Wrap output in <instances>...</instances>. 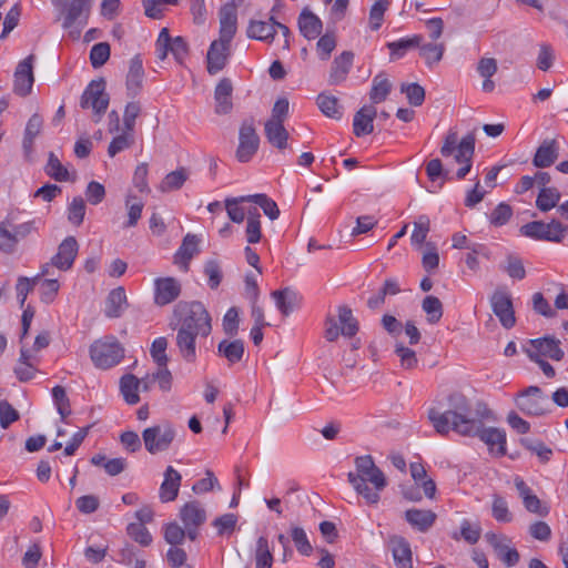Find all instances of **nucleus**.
I'll use <instances>...</instances> for the list:
<instances>
[{"label":"nucleus","instance_id":"f3484780","mask_svg":"<svg viewBox=\"0 0 568 568\" xmlns=\"http://www.w3.org/2000/svg\"><path fill=\"white\" fill-rule=\"evenodd\" d=\"M33 59L34 55L30 54L18 63L14 71L13 91L21 97H26L31 92L34 82L32 71Z\"/></svg>","mask_w":568,"mask_h":568},{"label":"nucleus","instance_id":"6e6d98bb","mask_svg":"<svg viewBox=\"0 0 568 568\" xmlns=\"http://www.w3.org/2000/svg\"><path fill=\"white\" fill-rule=\"evenodd\" d=\"M491 515L498 523L513 520V514L509 511L506 499L499 495L493 496Z\"/></svg>","mask_w":568,"mask_h":568},{"label":"nucleus","instance_id":"f03ea898","mask_svg":"<svg viewBox=\"0 0 568 568\" xmlns=\"http://www.w3.org/2000/svg\"><path fill=\"white\" fill-rule=\"evenodd\" d=\"M355 470L347 474L348 483L367 504L379 501V493L387 486L384 473L375 465L371 455L357 456L354 460Z\"/></svg>","mask_w":568,"mask_h":568},{"label":"nucleus","instance_id":"338daca9","mask_svg":"<svg viewBox=\"0 0 568 568\" xmlns=\"http://www.w3.org/2000/svg\"><path fill=\"white\" fill-rule=\"evenodd\" d=\"M128 535L141 546H149L152 542V536L148 528L142 524L131 523L126 528Z\"/></svg>","mask_w":568,"mask_h":568},{"label":"nucleus","instance_id":"4c0bfd02","mask_svg":"<svg viewBox=\"0 0 568 568\" xmlns=\"http://www.w3.org/2000/svg\"><path fill=\"white\" fill-rule=\"evenodd\" d=\"M190 176L189 169L181 166L168 173L159 185V190L163 193L180 190Z\"/></svg>","mask_w":568,"mask_h":568},{"label":"nucleus","instance_id":"7ed1b4c3","mask_svg":"<svg viewBox=\"0 0 568 568\" xmlns=\"http://www.w3.org/2000/svg\"><path fill=\"white\" fill-rule=\"evenodd\" d=\"M173 315L178 323L185 324V328L190 325L197 326L203 338H206L212 332V318L203 303L199 301L179 302L173 310Z\"/></svg>","mask_w":568,"mask_h":568},{"label":"nucleus","instance_id":"9d476101","mask_svg":"<svg viewBox=\"0 0 568 568\" xmlns=\"http://www.w3.org/2000/svg\"><path fill=\"white\" fill-rule=\"evenodd\" d=\"M258 146L260 136L256 133L254 120H244L239 131V145L235 152L236 160L241 163L251 161Z\"/></svg>","mask_w":568,"mask_h":568},{"label":"nucleus","instance_id":"49530a36","mask_svg":"<svg viewBox=\"0 0 568 568\" xmlns=\"http://www.w3.org/2000/svg\"><path fill=\"white\" fill-rule=\"evenodd\" d=\"M475 142L476 139L474 132L466 134L458 143L455 153V161L460 164H466V162L471 161L475 152Z\"/></svg>","mask_w":568,"mask_h":568},{"label":"nucleus","instance_id":"cd10ccee","mask_svg":"<svg viewBox=\"0 0 568 568\" xmlns=\"http://www.w3.org/2000/svg\"><path fill=\"white\" fill-rule=\"evenodd\" d=\"M436 514L429 509H407L405 511L406 521L418 531L425 532L433 527L436 520Z\"/></svg>","mask_w":568,"mask_h":568},{"label":"nucleus","instance_id":"680f3d73","mask_svg":"<svg viewBox=\"0 0 568 568\" xmlns=\"http://www.w3.org/2000/svg\"><path fill=\"white\" fill-rule=\"evenodd\" d=\"M400 92L406 94L409 104L419 106L425 100V90L417 83H403Z\"/></svg>","mask_w":568,"mask_h":568},{"label":"nucleus","instance_id":"2eb2a0df","mask_svg":"<svg viewBox=\"0 0 568 568\" xmlns=\"http://www.w3.org/2000/svg\"><path fill=\"white\" fill-rule=\"evenodd\" d=\"M181 283L171 276L154 280V303L165 306L174 302L181 294Z\"/></svg>","mask_w":568,"mask_h":568},{"label":"nucleus","instance_id":"58836bf2","mask_svg":"<svg viewBox=\"0 0 568 568\" xmlns=\"http://www.w3.org/2000/svg\"><path fill=\"white\" fill-rule=\"evenodd\" d=\"M141 388V382L132 374H126L120 379V390L123 395L124 400L129 405H135L140 402L139 390Z\"/></svg>","mask_w":568,"mask_h":568},{"label":"nucleus","instance_id":"a18cd8bd","mask_svg":"<svg viewBox=\"0 0 568 568\" xmlns=\"http://www.w3.org/2000/svg\"><path fill=\"white\" fill-rule=\"evenodd\" d=\"M135 142L134 132L123 130L121 134H118L112 139L108 148V155L114 158L118 153L130 149Z\"/></svg>","mask_w":568,"mask_h":568},{"label":"nucleus","instance_id":"c756f323","mask_svg":"<svg viewBox=\"0 0 568 568\" xmlns=\"http://www.w3.org/2000/svg\"><path fill=\"white\" fill-rule=\"evenodd\" d=\"M274 17L268 21L251 20L246 30V34L251 39L271 43L275 37Z\"/></svg>","mask_w":568,"mask_h":568},{"label":"nucleus","instance_id":"c03bdc74","mask_svg":"<svg viewBox=\"0 0 568 568\" xmlns=\"http://www.w3.org/2000/svg\"><path fill=\"white\" fill-rule=\"evenodd\" d=\"M561 194L556 187H541L536 200V206L541 212H548L557 206Z\"/></svg>","mask_w":568,"mask_h":568},{"label":"nucleus","instance_id":"8fccbe9b","mask_svg":"<svg viewBox=\"0 0 568 568\" xmlns=\"http://www.w3.org/2000/svg\"><path fill=\"white\" fill-rule=\"evenodd\" d=\"M245 199L258 205L263 210L264 214L267 215L272 221L276 220L280 216V210L277 204L266 194L258 193L246 195Z\"/></svg>","mask_w":568,"mask_h":568},{"label":"nucleus","instance_id":"603ef678","mask_svg":"<svg viewBox=\"0 0 568 568\" xmlns=\"http://www.w3.org/2000/svg\"><path fill=\"white\" fill-rule=\"evenodd\" d=\"M422 308L427 315V321L430 324H436L443 316V304L438 297L428 295L422 303Z\"/></svg>","mask_w":568,"mask_h":568},{"label":"nucleus","instance_id":"f8f14e48","mask_svg":"<svg viewBox=\"0 0 568 568\" xmlns=\"http://www.w3.org/2000/svg\"><path fill=\"white\" fill-rule=\"evenodd\" d=\"M180 519L186 529L187 538L194 541L199 536V528L206 520V510L200 501L192 500L181 507Z\"/></svg>","mask_w":568,"mask_h":568},{"label":"nucleus","instance_id":"f704fd0d","mask_svg":"<svg viewBox=\"0 0 568 568\" xmlns=\"http://www.w3.org/2000/svg\"><path fill=\"white\" fill-rule=\"evenodd\" d=\"M199 239L194 234H186L183 239L182 245L174 256L175 264L187 271L189 263L192 257L197 253Z\"/></svg>","mask_w":568,"mask_h":568},{"label":"nucleus","instance_id":"13d9d810","mask_svg":"<svg viewBox=\"0 0 568 568\" xmlns=\"http://www.w3.org/2000/svg\"><path fill=\"white\" fill-rule=\"evenodd\" d=\"M52 398L62 419L71 414L70 400L67 396L64 387L60 385L54 386L52 388Z\"/></svg>","mask_w":568,"mask_h":568},{"label":"nucleus","instance_id":"0eeeda50","mask_svg":"<svg viewBox=\"0 0 568 568\" xmlns=\"http://www.w3.org/2000/svg\"><path fill=\"white\" fill-rule=\"evenodd\" d=\"M567 232V227L558 220H551L549 223L542 221H532L520 227L521 235L536 240L560 243Z\"/></svg>","mask_w":568,"mask_h":568},{"label":"nucleus","instance_id":"a19ab883","mask_svg":"<svg viewBox=\"0 0 568 568\" xmlns=\"http://www.w3.org/2000/svg\"><path fill=\"white\" fill-rule=\"evenodd\" d=\"M260 219H261V214L256 207H251L247 211L245 235H246V241L250 244L258 243L262 239L261 220Z\"/></svg>","mask_w":568,"mask_h":568},{"label":"nucleus","instance_id":"f257e3e1","mask_svg":"<svg viewBox=\"0 0 568 568\" xmlns=\"http://www.w3.org/2000/svg\"><path fill=\"white\" fill-rule=\"evenodd\" d=\"M448 406L449 408L445 412L436 408L428 409V419L442 436L453 430L460 436L475 437L481 423L490 419L493 415L485 403L474 404L460 393L449 395Z\"/></svg>","mask_w":568,"mask_h":568},{"label":"nucleus","instance_id":"412c9836","mask_svg":"<svg viewBox=\"0 0 568 568\" xmlns=\"http://www.w3.org/2000/svg\"><path fill=\"white\" fill-rule=\"evenodd\" d=\"M163 481L160 486L159 498L162 503H170L176 499L182 483L181 474L168 466L163 474Z\"/></svg>","mask_w":568,"mask_h":568},{"label":"nucleus","instance_id":"6e6552de","mask_svg":"<svg viewBox=\"0 0 568 568\" xmlns=\"http://www.w3.org/2000/svg\"><path fill=\"white\" fill-rule=\"evenodd\" d=\"M175 429L170 423L148 427L142 432L145 449L154 455L170 448L175 438Z\"/></svg>","mask_w":568,"mask_h":568},{"label":"nucleus","instance_id":"a878e982","mask_svg":"<svg viewBox=\"0 0 568 568\" xmlns=\"http://www.w3.org/2000/svg\"><path fill=\"white\" fill-rule=\"evenodd\" d=\"M232 92V81L229 78L221 79L214 91L215 112L217 114H227L231 112L233 108L231 100Z\"/></svg>","mask_w":568,"mask_h":568},{"label":"nucleus","instance_id":"de8ad7c7","mask_svg":"<svg viewBox=\"0 0 568 568\" xmlns=\"http://www.w3.org/2000/svg\"><path fill=\"white\" fill-rule=\"evenodd\" d=\"M392 90V84L383 74H377L373 79V85L369 92V99L373 103H381L386 100Z\"/></svg>","mask_w":568,"mask_h":568},{"label":"nucleus","instance_id":"39448f33","mask_svg":"<svg viewBox=\"0 0 568 568\" xmlns=\"http://www.w3.org/2000/svg\"><path fill=\"white\" fill-rule=\"evenodd\" d=\"M357 332L358 322L346 305L337 307V320L333 316L326 318L324 336L328 342L336 341L339 335L353 337Z\"/></svg>","mask_w":568,"mask_h":568},{"label":"nucleus","instance_id":"a211bd4d","mask_svg":"<svg viewBox=\"0 0 568 568\" xmlns=\"http://www.w3.org/2000/svg\"><path fill=\"white\" fill-rule=\"evenodd\" d=\"M79 252V244L74 236L65 237L58 246V252L51 257L52 265L60 271H68L73 266Z\"/></svg>","mask_w":568,"mask_h":568},{"label":"nucleus","instance_id":"3c124183","mask_svg":"<svg viewBox=\"0 0 568 568\" xmlns=\"http://www.w3.org/2000/svg\"><path fill=\"white\" fill-rule=\"evenodd\" d=\"M422 36H414L412 38H403L397 41L388 42L387 48L390 50L392 57L402 58L407 50L419 47L422 43Z\"/></svg>","mask_w":568,"mask_h":568},{"label":"nucleus","instance_id":"b1692460","mask_svg":"<svg viewBox=\"0 0 568 568\" xmlns=\"http://www.w3.org/2000/svg\"><path fill=\"white\" fill-rule=\"evenodd\" d=\"M143 61L141 55L136 54L130 60L129 72L126 74L128 95L134 98L140 93L143 84Z\"/></svg>","mask_w":568,"mask_h":568},{"label":"nucleus","instance_id":"e433bc0d","mask_svg":"<svg viewBox=\"0 0 568 568\" xmlns=\"http://www.w3.org/2000/svg\"><path fill=\"white\" fill-rule=\"evenodd\" d=\"M255 568H272L274 557L267 537L260 536L253 550Z\"/></svg>","mask_w":568,"mask_h":568},{"label":"nucleus","instance_id":"864d4df0","mask_svg":"<svg viewBox=\"0 0 568 568\" xmlns=\"http://www.w3.org/2000/svg\"><path fill=\"white\" fill-rule=\"evenodd\" d=\"M246 195L239 196V197H227L225 200V209L227 212V215L230 220L234 223H242L245 219V211L242 206H240L241 203L250 202L245 199Z\"/></svg>","mask_w":568,"mask_h":568},{"label":"nucleus","instance_id":"20e7f679","mask_svg":"<svg viewBox=\"0 0 568 568\" xmlns=\"http://www.w3.org/2000/svg\"><path fill=\"white\" fill-rule=\"evenodd\" d=\"M90 357L97 368L109 369L122 361L124 348L116 337L108 335L91 344Z\"/></svg>","mask_w":568,"mask_h":568},{"label":"nucleus","instance_id":"2f4dec72","mask_svg":"<svg viewBox=\"0 0 568 568\" xmlns=\"http://www.w3.org/2000/svg\"><path fill=\"white\" fill-rule=\"evenodd\" d=\"M298 28L303 37L307 40H314L320 37L323 23L316 14L304 9L298 17Z\"/></svg>","mask_w":568,"mask_h":568},{"label":"nucleus","instance_id":"72a5a7b5","mask_svg":"<svg viewBox=\"0 0 568 568\" xmlns=\"http://www.w3.org/2000/svg\"><path fill=\"white\" fill-rule=\"evenodd\" d=\"M194 336L186 331L176 329L175 343L179 348L181 357L187 363H194L197 357L196 353V339Z\"/></svg>","mask_w":568,"mask_h":568},{"label":"nucleus","instance_id":"4468645a","mask_svg":"<svg viewBox=\"0 0 568 568\" xmlns=\"http://www.w3.org/2000/svg\"><path fill=\"white\" fill-rule=\"evenodd\" d=\"M490 304L500 324L507 329L511 328L516 323V318L511 296L507 290L497 288L490 297Z\"/></svg>","mask_w":568,"mask_h":568},{"label":"nucleus","instance_id":"aec40b11","mask_svg":"<svg viewBox=\"0 0 568 568\" xmlns=\"http://www.w3.org/2000/svg\"><path fill=\"white\" fill-rule=\"evenodd\" d=\"M92 0H71L65 7L63 28L70 29L77 22L85 24L91 11Z\"/></svg>","mask_w":568,"mask_h":568},{"label":"nucleus","instance_id":"c9c22d12","mask_svg":"<svg viewBox=\"0 0 568 568\" xmlns=\"http://www.w3.org/2000/svg\"><path fill=\"white\" fill-rule=\"evenodd\" d=\"M264 134L267 142L277 150H284L287 146L290 134L284 123L265 122Z\"/></svg>","mask_w":568,"mask_h":568},{"label":"nucleus","instance_id":"9b49d317","mask_svg":"<svg viewBox=\"0 0 568 568\" xmlns=\"http://www.w3.org/2000/svg\"><path fill=\"white\" fill-rule=\"evenodd\" d=\"M561 342L554 336H544L529 339L525 352L530 359L548 357L552 361H561L564 351L560 347Z\"/></svg>","mask_w":568,"mask_h":568},{"label":"nucleus","instance_id":"5701e85b","mask_svg":"<svg viewBox=\"0 0 568 568\" xmlns=\"http://www.w3.org/2000/svg\"><path fill=\"white\" fill-rule=\"evenodd\" d=\"M271 296L274 300L277 310L284 316L290 315L292 312L298 308L301 304L300 294L291 287L273 291Z\"/></svg>","mask_w":568,"mask_h":568},{"label":"nucleus","instance_id":"4d7b16f0","mask_svg":"<svg viewBox=\"0 0 568 568\" xmlns=\"http://www.w3.org/2000/svg\"><path fill=\"white\" fill-rule=\"evenodd\" d=\"M389 2L387 0L376 1L369 10V28L373 31L378 30L384 21V14L388 9Z\"/></svg>","mask_w":568,"mask_h":568},{"label":"nucleus","instance_id":"393cba45","mask_svg":"<svg viewBox=\"0 0 568 568\" xmlns=\"http://www.w3.org/2000/svg\"><path fill=\"white\" fill-rule=\"evenodd\" d=\"M128 307L125 290L122 286L113 288L106 296L104 315L108 318L120 317Z\"/></svg>","mask_w":568,"mask_h":568},{"label":"nucleus","instance_id":"0e129e2a","mask_svg":"<svg viewBox=\"0 0 568 568\" xmlns=\"http://www.w3.org/2000/svg\"><path fill=\"white\" fill-rule=\"evenodd\" d=\"M110 44L108 42H99L91 48L90 61L93 68H100L110 58Z\"/></svg>","mask_w":568,"mask_h":568},{"label":"nucleus","instance_id":"37998d69","mask_svg":"<svg viewBox=\"0 0 568 568\" xmlns=\"http://www.w3.org/2000/svg\"><path fill=\"white\" fill-rule=\"evenodd\" d=\"M44 172L47 175L58 182L68 181L70 178L68 169L61 163L59 158L53 152L49 153L48 162L44 166Z\"/></svg>","mask_w":568,"mask_h":568},{"label":"nucleus","instance_id":"1a4fd4ad","mask_svg":"<svg viewBox=\"0 0 568 568\" xmlns=\"http://www.w3.org/2000/svg\"><path fill=\"white\" fill-rule=\"evenodd\" d=\"M516 405L528 416H541L550 412L548 396L538 386H529L521 390Z\"/></svg>","mask_w":568,"mask_h":568},{"label":"nucleus","instance_id":"6ab92c4d","mask_svg":"<svg viewBox=\"0 0 568 568\" xmlns=\"http://www.w3.org/2000/svg\"><path fill=\"white\" fill-rule=\"evenodd\" d=\"M388 546L396 568H413V551L406 538L393 535L388 539Z\"/></svg>","mask_w":568,"mask_h":568},{"label":"nucleus","instance_id":"ddd939ff","mask_svg":"<svg viewBox=\"0 0 568 568\" xmlns=\"http://www.w3.org/2000/svg\"><path fill=\"white\" fill-rule=\"evenodd\" d=\"M485 539L505 566L513 567L519 562L520 555L517 549L511 546L513 541L508 536L488 531L485 534Z\"/></svg>","mask_w":568,"mask_h":568},{"label":"nucleus","instance_id":"4be33fe9","mask_svg":"<svg viewBox=\"0 0 568 568\" xmlns=\"http://www.w3.org/2000/svg\"><path fill=\"white\" fill-rule=\"evenodd\" d=\"M377 111L373 105H364L354 115L353 119V133L355 136L361 138L371 134L374 131V119Z\"/></svg>","mask_w":568,"mask_h":568},{"label":"nucleus","instance_id":"dca6fc26","mask_svg":"<svg viewBox=\"0 0 568 568\" xmlns=\"http://www.w3.org/2000/svg\"><path fill=\"white\" fill-rule=\"evenodd\" d=\"M230 45L231 42L219 39L210 44L206 54V69L211 75L217 74L225 68L230 58Z\"/></svg>","mask_w":568,"mask_h":568},{"label":"nucleus","instance_id":"c85d7f7f","mask_svg":"<svg viewBox=\"0 0 568 568\" xmlns=\"http://www.w3.org/2000/svg\"><path fill=\"white\" fill-rule=\"evenodd\" d=\"M237 16L234 7L224 6L220 11V38L224 42H231L236 33Z\"/></svg>","mask_w":568,"mask_h":568},{"label":"nucleus","instance_id":"69168bd1","mask_svg":"<svg viewBox=\"0 0 568 568\" xmlns=\"http://www.w3.org/2000/svg\"><path fill=\"white\" fill-rule=\"evenodd\" d=\"M204 274L207 276V285L215 290L220 286L223 273L220 263L216 260H209L204 265Z\"/></svg>","mask_w":568,"mask_h":568},{"label":"nucleus","instance_id":"bf43d9fd","mask_svg":"<svg viewBox=\"0 0 568 568\" xmlns=\"http://www.w3.org/2000/svg\"><path fill=\"white\" fill-rule=\"evenodd\" d=\"M292 540L297 551L303 556H310L313 551V547L307 538L305 530L301 527H292L291 529Z\"/></svg>","mask_w":568,"mask_h":568},{"label":"nucleus","instance_id":"7c9ffc66","mask_svg":"<svg viewBox=\"0 0 568 568\" xmlns=\"http://www.w3.org/2000/svg\"><path fill=\"white\" fill-rule=\"evenodd\" d=\"M481 423V427H479L478 433H476L475 437H479L486 445H488L491 449L497 447V453L499 455L506 454V433L503 429L488 427L486 428Z\"/></svg>","mask_w":568,"mask_h":568},{"label":"nucleus","instance_id":"bb28decb","mask_svg":"<svg viewBox=\"0 0 568 568\" xmlns=\"http://www.w3.org/2000/svg\"><path fill=\"white\" fill-rule=\"evenodd\" d=\"M354 53L352 51H343L337 55L331 67L329 83L339 84L343 82L353 65Z\"/></svg>","mask_w":568,"mask_h":568},{"label":"nucleus","instance_id":"5fc2aeb1","mask_svg":"<svg viewBox=\"0 0 568 568\" xmlns=\"http://www.w3.org/2000/svg\"><path fill=\"white\" fill-rule=\"evenodd\" d=\"M445 47L443 43H426L419 45V54L428 65L438 63L444 54Z\"/></svg>","mask_w":568,"mask_h":568},{"label":"nucleus","instance_id":"ea45409f","mask_svg":"<svg viewBox=\"0 0 568 568\" xmlns=\"http://www.w3.org/2000/svg\"><path fill=\"white\" fill-rule=\"evenodd\" d=\"M217 352L224 356L230 364L239 363L244 355V343L241 339H223L219 343Z\"/></svg>","mask_w":568,"mask_h":568},{"label":"nucleus","instance_id":"774afa93","mask_svg":"<svg viewBox=\"0 0 568 568\" xmlns=\"http://www.w3.org/2000/svg\"><path fill=\"white\" fill-rule=\"evenodd\" d=\"M118 561L131 568H145V561L136 558L135 549L131 545H126L120 550Z\"/></svg>","mask_w":568,"mask_h":568},{"label":"nucleus","instance_id":"423d86ee","mask_svg":"<svg viewBox=\"0 0 568 568\" xmlns=\"http://www.w3.org/2000/svg\"><path fill=\"white\" fill-rule=\"evenodd\" d=\"M110 103L109 94L105 92V80L103 78L92 80L84 89L80 106L82 109L91 108L94 112V122L101 121Z\"/></svg>","mask_w":568,"mask_h":568},{"label":"nucleus","instance_id":"052dcab7","mask_svg":"<svg viewBox=\"0 0 568 568\" xmlns=\"http://www.w3.org/2000/svg\"><path fill=\"white\" fill-rule=\"evenodd\" d=\"M85 215V203L81 196H75L68 207V220L75 226L82 224Z\"/></svg>","mask_w":568,"mask_h":568},{"label":"nucleus","instance_id":"473e14b6","mask_svg":"<svg viewBox=\"0 0 568 568\" xmlns=\"http://www.w3.org/2000/svg\"><path fill=\"white\" fill-rule=\"evenodd\" d=\"M558 144L556 140H545L536 151L532 163L536 168H548L558 159Z\"/></svg>","mask_w":568,"mask_h":568},{"label":"nucleus","instance_id":"09e8293b","mask_svg":"<svg viewBox=\"0 0 568 568\" xmlns=\"http://www.w3.org/2000/svg\"><path fill=\"white\" fill-rule=\"evenodd\" d=\"M125 207L128 210V221L124 227H134L141 219L144 203L133 194H128L125 197Z\"/></svg>","mask_w":568,"mask_h":568},{"label":"nucleus","instance_id":"79ce46f5","mask_svg":"<svg viewBox=\"0 0 568 568\" xmlns=\"http://www.w3.org/2000/svg\"><path fill=\"white\" fill-rule=\"evenodd\" d=\"M316 103L326 116L336 120L342 118V106L338 104V99L336 97L321 93L317 95Z\"/></svg>","mask_w":568,"mask_h":568},{"label":"nucleus","instance_id":"e2e57ef3","mask_svg":"<svg viewBox=\"0 0 568 568\" xmlns=\"http://www.w3.org/2000/svg\"><path fill=\"white\" fill-rule=\"evenodd\" d=\"M40 281V275H37L32 278L20 276L17 281L16 291L17 298L19 300L20 306L23 307L28 294L33 291L34 286Z\"/></svg>","mask_w":568,"mask_h":568}]
</instances>
